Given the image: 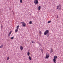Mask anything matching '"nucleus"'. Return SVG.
I'll return each instance as SVG.
<instances>
[{
  "mask_svg": "<svg viewBox=\"0 0 63 63\" xmlns=\"http://www.w3.org/2000/svg\"><path fill=\"white\" fill-rule=\"evenodd\" d=\"M9 59H10V58L9 57H8L7 58V60H9Z\"/></svg>",
  "mask_w": 63,
  "mask_h": 63,
  "instance_id": "nucleus-19",
  "label": "nucleus"
},
{
  "mask_svg": "<svg viewBox=\"0 0 63 63\" xmlns=\"http://www.w3.org/2000/svg\"><path fill=\"white\" fill-rule=\"evenodd\" d=\"M41 52H43V49H41Z\"/></svg>",
  "mask_w": 63,
  "mask_h": 63,
  "instance_id": "nucleus-23",
  "label": "nucleus"
},
{
  "mask_svg": "<svg viewBox=\"0 0 63 63\" xmlns=\"http://www.w3.org/2000/svg\"><path fill=\"white\" fill-rule=\"evenodd\" d=\"M1 27H3V26L2 25H1Z\"/></svg>",
  "mask_w": 63,
  "mask_h": 63,
  "instance_id": "nucleus-25",
  "label": "nucleus"
},
{
  "mask_svg": "<svg viewBox=\"0 0 63 63\" xmlns=\"http://www.w3.org/2000/svg\"><path fill=\"white\" fill-rule=\"evenodd\" d=\"M49 35H48V36H47V37H48Z\"/></svg>",
  "mask_w": 63,
  "mask_h": 63,
  "instance_id": "nucleus-29",
  "label": "nucleus"
},
{
  "mask_svg": "<svg viewBox=\"0 0 63 63\" xmlns=\"http://www.w3.org/2000/svg\"><path fill=\"white\" fill-rule=\"evenodd\" d=\"M39 46H41V44H39Z\"/></svg>",
  "mask_w": 63,
  "mask_h": 63,
  "instance_id": "nucleus-24",
  "label": "nucleus"
},
{
  "mask_svg": "<svg viewBox=\"0 0 63 63\" xmlns=\"http://www.w3.org/2000/svg\"><path fill=\"white\" fill-rule=\"evenodd\" d=\"M41 9V6H40L38 7V10L40 11Z\"/></svg>",
  "mask_w": 63,
  "mask_h": 63,
  "instance_id": "nucleus-11",
  "label": "nucleus"
},
{
  "mask_svg": "<svg viewBox=\"0 0 63 63\" xmlns=\"http://www.w3.org/2000/svg\"><path fill=\"white\" fill-rule=\"evenodd\" d=\"M20 47L21 50H23V47H22V46H21Z\"/></svg>",
  "mask_w": 63,
  "mask_h": 63,
  "instance_id": "nucleus-6",
  "label": "nucleus"
},
{
  "mask_svg": "<svg viewBox=\"0 0 63 63\" xmlns=\"http://www.w3.org/2000/svg\"><path fill=\"white\" fill-rule=\"evenodd\" d=\"M49 57V55L48 54V53H46V57H45V58H47L48 59V57Z\"/></svg>",
  "mask_w": 63,
  "mask_h": 63,
  "instance_id": "nucleus-2",
  "label": "nucleus"
},
{
  "mask_svg": "<svg viewBox=\"0 0 63 63\" xmlns=\"http://www.w3.org/2000/svg\"><path fill=\"white\" fill-rule=\"evenodd\" d=\"M57 18H58V16H57Z\"/></svg>",
  "mask_w": 63,
  "mask_h": 63,
  "instance_id": "nucleus-28",
  "label": "nucleus"
},
{
  "mask_svg": "<svg viewBox=\"0 0 63 63\" xmlns=\"http://www.w3.org/2000/svg\"><path fill=\"white\" fill-rule=\"evenodd\" d=\"M27 55L28 56H29V55H30V53L29 52H28L27 53Z\"/></svg>",
  "mask_w": 63,
  "mask_h": 63,
  "instance_id": "nucleus-13",
  "label": "nucleus"
},
{
  "mask_svg": "<svg viewBox=\"0 0 63 63\" xmlns=\"http://www.w3.org/2000/svg\"><path fill=\"white\" fill-rule=\"evenodd\" d=\"M34 3H35V5H37V4H38V3H39V2L38 1V0H34Z\"/></svg>",
  "mask_w": 63,
  "mask_h": 63,
  "instance_id": "nucleus-4",
  "label": "nucleus"
},
{
  "mask_svg": "<svg viewBox=\"0 0 63 63\" xmlns=\"http://www.w3.org/2000/svg\"><path fill=\"white\" fill-rule=\"evenodd\" d=\"M2 28H3V27H1V29H2Z\"/></svg>",
  "mask_w": 63,
  "mask_h": 63,
  "instance_id": "nucleus-26",
  "label": "nucleus"
},
{
  "mask_svg": "<svg viewBox=\"0 0 63 63\" xmlns=\"http://www.w3.org/2000/svg\"><path fill=\"white\" fill-rule=\"evenodd\" d=\"M53 52V49H52V48H51V50L50 51V52L51 53H52Z\"/></svg>",
  "mask_w": 63,
  "mask_h": 63,
  "instance_id": "nucleus-7",
  "label": "nucleus"
},
{
  "mask_svg": "<svg viewBox=\"0 0 63 63\" xmlns=\"http://www.w3.org/2000/svg\"><path fill=\"white\" fill-rule=\"evenodd\" d=\"M32 43H33V41H32Z\"/></svg>",
  "mask_w": 63,
  "mask_h": 63,
  "instance_id": "nucleus-27",
  "label": "nucleus"
},
{
  "mask_svg": "<svg viewBox=\"0 0 63 63\" xmlns=\"http://www.w3.org/2000/svg\"><path fill=\"white\" fill-rule=\"evenodd\" d=\"M20 2L21 3H22V0H20Z\"/></svg>",
  "mask_w": 63,
  "mask_h": 63,
  "instance_id": "nucleus-22",
  "label": "nucleus"
},
{
  "mask_svg": "<svg viewBox=\"0 0 63 63\" xmlns=\"http://www.w3.org/2000/svg\"><path fill=\"white\" fill-rule=\"evenodd\" d=\"M3 47V45H2L0 47V48H2V47Z\"/></svg>",
  "mask_w": 63,
  "mask_h": 63,
  "instance_id": "nucleus-15",
  "label": "nucleus"
},
{
  "mask_svg": "<svg viewBox=\"0 0 63 63\" xmlns=\"http://www.w3.org/2000/svg\"><path fill=\"white\" fill-rule=\"evenodd\" d=\"M39 33L40 34V35H41L42 34V32L40 31L39 32Z\"/></svg>",
  "mask_w": 63,
  "mask_h": 63,
  "instance_id": "nucleus-14",
  "label": "nucleus"
},
{
  "mask_svg": "<svg viewBox=\"0 0 63 63\" xmlns=\"http://www.w3.org/2000/svg\"><path fill=\"white\" fill-rule=\"evenodd\" d=\"M17 31H18V29H16L15 30V32H17Z\"/></svg>",
  "mask_w": 63,
  "mask_h": 63,
  "instance_id": "nucleus-16",
  "label": "nucleus"
},
{
  "mask_svg": "<svg viewBox=\"0 0 63 63\" xmlns=\"http://www.w3.org/2000/svg\"><path fill=\"white\" fill-rule=\"evenodd\" d=\"M53 61L54 62H56V59L54 58L53 59Z\"/></svg>",
  "mask_w": 63,
  "mask_h": 63,
  "instance_id": "nucleus-10",
  "label": "nucleus"
},
{
  "mask_svg": "<svg viewBox=\"0 0 63 63\" xmlns=\"http://www.w3.org/2000/svg\"><path fill=\"white\" fill-rule=\"evenodd\" d=\"M21 23H22V24H23L22 25V26L23 27H25V26H26V24H25V23L24 22H21Z\"/></svg>",
  "mask_w": 63,
  "mask_h": 63,
  "instance_id": "nucleus-5",
  "label": "nucleus"
},
{
  "mask_svg": "<svg viewBox=\"0 0 63 63\" xmlns=\"http://www.w3.org/2000/svg\"><path fill=\"white\" fill-rule=\"evenodd\" d=\"M54 58L55 59H57V56H54Z\"/></svg>",
  "mask_w": 63,
  "mask_h": 63,
  "instance_id": "nucleus-9",
  "label": "nucleus"
},
{
  "mask_svg": "<svg viewBox=\"0 0 63 63\" xmlns=\"http://www.w3.org/2000/svg\"><path fill=\"white\" fill-rule=\"evenodd\" d=\"M51 22V21H48V23H50Z\"/></svg>",
  "mask_w": 63,
  "mask_h": 63,
  "instance_id": "nucleus-20",
  "label": "nucleus"
},
{
  "mask_svg": "<svg viewBox=\"0 0 63 63\" xmlns=\"http://www.w3.org/2000/svg\"><path fill=\"white\" fill-rule=\"evenodd\" d=\"M11 33L12 31H11L8 34V37H10V35H11Z\"/></svg>",
  "mask_w": 63,
  "mask_h": 63,
  "instance_id": "nucleus-8",
  "label": "nucleus"
},
{
  "mask_svg": "<svg viewBox=\"0 0 63 63\" xmlns=\"http://www.w3.org/2000/svg\"><path fill=\"white\" fill-rule=\"evenodd\" d=\"M57 7L58 10H60L61 9V5H59V6H57Z\"/></svg>",
  "mask_w": 63,
  "mask_h": 63,
  "instance_id": "nucleus-3",
  "label": "nucleus"
},
{
  "mask_svg": "<svg viewBox=\"0 0 63 63\" xmlns=\"http://www.w3.org/2000/svg\"><path fill=\"white\" fill-rule=\"evenodd\" d=\"M48 32H49V31L48 30L46 31L44 33V35H47L48 34Z\"/></svg>",
  "mask_w": 63,
  "mask_h": 63,
  "instance_id": "nucleus-1",
  "label": "nucleus"
},
{
  "mask_svg": "<svg viewBox=\"0 0 63 63\" xmlns=\"http://www.w3.org/2000/svg\"><path fill=\"white\" fill-rule=\"evenodd\" d=\"M29 24H32V21H30Z\"/></svg>",
  "mask_w": 63,
  "mask_h": 63,
  "instance_id": "nucleus-18",
  "label": "nucleus"
},
{
  "mask_svg": "<svg viewBox=\"0 0 63 63\" xmlns=\"http://www.w3.org/2000/svg\"><path fill=\"white\" fill-rule=\"evenodd\" d=\"M14 39V37H12L11 38V40H13Z\"/></svg>",
  "mask_w": 63,
  "mask_h": 63,
  "instance_id": "nucleus-21",
  "label": "nucleus"
},
{
  "mask_svg": "<svg viewBox=\"0 0 63 63\" xmlns=\"http://www.w3.org/2000/svg\"><path fill=\"white\" fill-rule=\"evenodd\" d=\"M18 28H19V26H18L16 27L17 29H18Z\"/></svg>",
  "mask_w": 63,
  "mask_h": 63,
  "instance_id": "nucleus-17",
  "label": "nucleus"
},
{
  "mask_svg": "<svg viewBox=\"0 0 63 63\" xmlns=\"http://www.w3.org/2000/svg\"><path fill=\"white\" fill-rule=\"evenodd\" d=\"M29 60H31V57H30V56L29 57Z\"/></svg>",
  "mask_w": 63,
  "mask_h": 63,
  "instance_id": "nucleus-12",
  "label": "nucleus"
}]
</instances>
